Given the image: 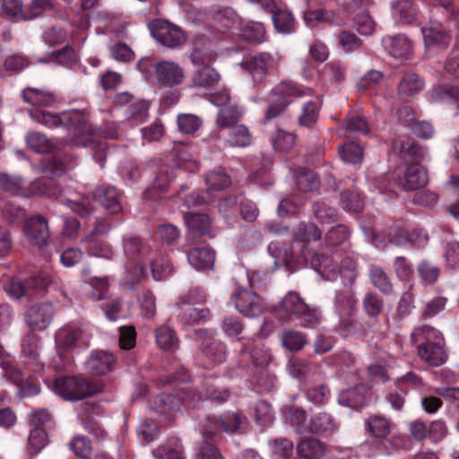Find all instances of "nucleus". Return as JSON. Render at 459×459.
Wrapping results in <instances>:
<instances>
[{
    "label": "nucleus",
    "instance_id": "nucleus-1",
    "mask_svg": "<svg viewBox=\"0 0 459 459\" xmlns=\"http://www.w3.org/2000/svg\"><path fill=\"white\" fill-rule=\"evenodd\" d=\"M411 342L417 345L420 358L429 366L438 367L446 362L445 341L434 327L423 325L415 328L411 334Z\"/></svg>",
    "mask_w": 459,
    "mask_h": 459
},
{
    "label": "nucleus",
    "instance_id": "nucleus-2",
    "mask_svg": "<svg viewBox=\"0 0 459 459\" xmlns=\"http://www.w3.org/2000/svg\"><path fill=\"white\" fill-rule=\"evenodd\" d=\"M137 68L147 82H156L163 87L173 88L185 80L183 68L174 61L146 56L138 61Z\"/></svg>",
    "mask_w": 459,
    "mask_h": 459
},
{
    "label": "nucleus",
    "instance_id": "nucleus-3",
    "mask_svg": "<svg viewBox=\"0 0 459 459\" xmlns=\"http://www.w3.org/2000/svg\"><path fill=\"white\" fill-rule=\"evenodd\" d=\"M54 388L61 397L69 401L83 400L100 392L95 382L81 376L56 377Z\"/></svg>",
    "mask_w": 459,
    "mask_h": 459
},
{
    "label": "nucleus",
    "instance_id": "nucleus-4",
    "mask_svg": "<svg viewBox=\"0 0 459 459\" xmlns=\"http://www.w3.org/2000/svg\"><path fill=\"white\" fill-rule=\"evenodd\" d=\"M278 307L288 316L299 319L303 327L313 328L319 323L316 309L310 307L295 291H289Z\"/></svg>",
    "mask_w": 459,
    "mask_h": 459
},
{
    "label": "nucleus",
    "instance_id": "nucleus-5",
    "mask_svg": "<svg viewBox=\"0 0 459 459\" xmlns=\"http://www.w3.org/2000/svg\"><path fill=\"white\" fill-rule=\"evenodd\" d=\"M221 25L228 29L236 28L239 30V35L245 40L251 43H262L264 41L265 30L262 22L243 21L236 14L232 9H225L219 15Z\"/></svg>",
    "mask_w": 459,
    "mask_h": 459
},
{
    "label": "nucleus",
    "instance_id": "nucleus-6",
    "mask_svg": "<svg viewBox=\"0 0 459 459\" xmlns=\"http://www.w3.org/2000/svg\"><path fill=\"white\" fill-rule=\"evenodd\" d=\"M152 36L163 47L176 49L187 39L186 32L178 25L167 20L157 19L150 23Z\"/></svg>",
    "mask_w": 459,
    "mask_h": 459
},
{
    "label": "nucleus",
    "instance_id": "nucleus-7",
    "mask_svg": "<svg viewBox=\"0 0 459 459\" xmlns=\"http://www.w3.org/2000/svg\"><path fill=\"white\" fill-rule=\"evenodd\" d=\"M309 90H305L301 86L295 84L288 83L281 85V88L272 92V95L276 98L269 104L264 114V123L278 117L285 111L286 108L290 104L288 98L301 97L309 94Z\"/></svg>",
    "mask_w": 459,
    "mask_h": 459
},
{
    "label": "nucleus",
    "instance_id": "nucleus-8",
    "mask_svg": "<svg viewBox=\"0 0 459 459\" xmlns=\"http://www.w3.org/2000/svg\"><path fill=\"white\" fill-rule=\"evenodd\" d=\"M293 235V247L299 252V255H297L298 259L308 262L311 250L307 248V244L311 240L316 241L321 238V230L314 222H301L294 229Z\"/></svg>",
    "mask_w": 459,
    "mask_h": 459
},
{
    "label": "nucleus",
    "instance_id": "nucleus-9",
    "mask_svg": "<svg viewBox=\"0 0 459 459\" xmlns=\"http://www.w3.org/2000/svg\"><path fill=\"white\" fill-rule=\"evenodd\" d=\"M230 299L234 302L236 309L246 316H257L263 312L261 298L255 292L246 288L237 287Z\"/></svg>",
    "mask_w": 459,
    "mask_h": 459
},
{
    "label": "nucleus",
    "instance_id": "nucleus-10",
    "mask_svg": "<svg viewBox=\"0 0 459 459\" xmlns=\"http://www.w3.org/2000/svg\"><path fill=\"white\" fill-rule=\"evenodd\" d=\"M240 65L252 77L253 82L258 84L274 68L275 60L270 53L262 52L247 57Z\"/></svg>",
    "mask_w": 459,
    "mask_h": 459
},
{
    "label": "nucleus",
    "instance_id": "nucleus-11",
    "mask_svg": "<svg viewBox=\"0 0 459 459\" xmlns=\"http://www.w3.org/2000/svg\"><path fill=\"white\" fill-rule=\"evenodd\" d=\"M23 231L30 242L39 247L46 246L50 238L48 221L42 215H35L27 219Z\"/></svg>",
    "mask_w": 459,
    "mask_h": 459
},
{
    "label": "nucleus",
    "instance_id": "nucleus-12",
    "mask_svg": "<svg viewBox=\"0 0 459 459\" xmlns=\"http://www.w3.org/2000/svg\"><path fill=\"white\" fill-rule=\"evenodd\" d=\"M54 315L55 309L51 303H39L27 311L26 324L33 330L42 331L50 325Z\"/></svg>",
    "mask_w": 459,
    "mask_h": 459
},
{
    "label": "nucleus",
    "instance_id": "nucleus-13",
    "mask_svg": "<svg viewBox=\"0 0 459 459\" xmlns=\"http://www.w3.org/2000/svg\"><path fill=\"white\" fill-rule=\"evenodd\" d=\"M428 181L427 170L418 163L408 165L403 177L396 178L397 185L405 191L424 187Z\"/></svg>",
    "mask_w": 459,
    "mask_h": 459
},
{
    "label": "nucleus",
    "instance_id": "nucleus-14",
    "mask_svg": "<svg viewBox=\"0 0 459 459\" xmlns=\"http://www.w3.org/2000/svg\"><path fill=\"white\" fill-rule=\"evenodd\" d=\"M393 149L409 165L412 163L420 164L427 154V150L424 146L411 140H395L393 143Z\"/></svg>",
    "mask_w": 459,
    "mask_h": 459
},
{
    "label": "nucleus",
    "instance_id": "nucleus-15",
    "mask_svg": "<svg viewBox=\"0 0 459 459\" xmlns=\"http://www.w3.org/2000/svg\"><path fill=\"white\" fill-rule=\"evenodd\" d=\"M184 220L189 229V238L201 237L209 239L214 238L210 229L211 221L206 214L189 212L185 213Z\"/></svg>",
    "mask_w": 459,
    "mask_h": 459
},
{
    "label": "nucleus",
    "instance_id": "nucleus-16",
    "mask_svg": "<svg viewBox=\"0 0 459 459\" xmlns=\"http://www.w3.org/2000/svg\"><path fill=\"white\" fill-rule=\"evenodd\" d=\"M338 429V424L332 414L321 411L311 417L307 430L309 433L324 437H329Z\"/></svg>",
    "mask_w": 459,
    "mask_h": 459
},
{
    "label": "nucleus",
    "instance_id": "nucleus-17",
    "mask_svg": "<svg viewBox=\"0 0 459 459\" xmlns=\"http://www.w3.org/2000/svg\"><path fill=\"white\" fill-rule=\"evenodd\" d=\"M268 251L274 259V266L276 268L285 265L289 270H291L294 262L300 264L307 263V261L298 259L297 255H299V252L293 247L292 244L290 248L287 249L279 242L271 243L268 247Z\"/></svg>",
    "mask_w": 459,
    "mask_h": 459
},
{
    "label": "nucleus",
    "instance_id": "nucleus-18",
    "mask_svg": "<svg viewBox=\"0 0 459 459\" xmlns=\"http://www.w3.org/2000/svg\"><path fill=\"white\" fill-rule=\"evenodd\" d=\"M268 251L274 259V266L276 268L285 265L289 270H291L294 262L300 264L307 263V261L298 259L297 255H299V252L293 247L292 244L290 248L287 249L279 242L271 243L268 247Z\"/></svg>",
    "mask_w": 459,
    "mask_h": 459
},
{
    "label": "nucleus",
    "instance_id": "nucleus-19",
    "mask_svg": "<svg viewBox=\"0 0 459 459\" xmlns=\"http://www.w3.org/2000/svg\"><path fill=\"white\" fill-rule=\"evenodd\" d=\"M113 354L104 351H96L91 353L85 362L87 370L96 376H101L109 373L115 365Z\"/></svg>",
    "mask_w": 459,
    "mask_h": 459
},
{
    "label": "nucleus",
    "instance_id": "nucleus-20",
    "mask_svg": "<svg viewBox=\"0 0 459 459\" xmlns=\"http://www.w3.org/2000/svg\"><path fill=\"white\" fill-rule=\"evenodd\" d=\"M94 198L110 213L116 214L122 211L119 193L113 186H98L94 191Z\"/></svg>",
    "mask_w": 459,
    "mask_h": 459
},
{
    "label": "nucleus",
    "instance_id": "nucleus-21",
    "mask_svg": "<svg viewBox=\"0 0 459 459\" xmlns=\"http://www.w3.org/2000/svg\"><path fill=\"white\" fill-rule=\"evenodd\" d=\"M421 32L426 47L446 48L451 36L441 24H432L421 28Z\"/></svg>",
    "mask_w": 459,
    "mask_h": 459
},
{
    "label": "nucleus",
    "instance_id": "nucleus-22",
    "mask_svg": "<svg viewBox=\"0 0 459 459\" xmlns=\"http://www.w3.org/2000/svg\"><path fill=\"white\" fill-rule=\"evenodd\" d=\"M308 261L311 266L327 280H333L341 273L338 263L329 256L310 252Z\"/></svg>",
    "mask_w": 459,
    "mask_h": 459
},
{
    "label": "nucleus",
    "instance_id": "nucleus-23",
    "mask_svg": "<svg viewBox=\"0 0 459 459\" xmlns=\"http://www.w3.org/2000/svg\"><path fill=\"white\" fill-rule=\"evenodd\" d=\"M188 263L197 270L211 269L215 259V253L210 247H194L186 253Z\"/></svg>",
    "mask_w": 459,
    "mask_h": 459
},
{
    "label": "nucleus",
    "instance_id": "nucleus-24",
    "mask_svg": "<svg viewBox=\"0 0 459 459\" xmlns=\"http://www.w3.org/2000/svg\"><path fill=\"white\" fill-rule=\"evenodd\" d=\"M22 100L35 107H51L56 102L53 92L38 88L27 87L22 91Z\"/></svg>",
    "mask_w": 459,
    "mask_h": 459
},
{
    "label": "nucleus",
    "instance_id": "nucleus-25",
    "mask_svg": "<svg viewBox=\"0 0 459 459\" xmlns=\"http://www.w3.org/2000/svg\"><path fill=\"white\" fill-rule=\"evenodd\" d=\"M151 408L166 419L171 420L174 413L179 410L178 399L176 395L160 394L152 400Z\"/></svg>",
    "mask_w": 459,
    "mask_h": 459
},
{
    "label": "nucleus",
    "instance_id": "nucleus-26",
    "mask_svg": "<svg viewBox=\"0 0 459 459\" xmlns=\"http://www.w3.org/2000/svg\"><path fill=\"white\" fill-rule=\"evenodd\" d=\"M383 44L389 54L395 58L407 57L411 55V41L403 35L385 37Z\"/></svg>",
    "mask_w": 459,
    "mask_h": 459
},
{
    "label": "nucleus",
    "instance_id": "nucleus-27",
    "mask_svg": "<svg viewBox=\"0 0 459 459\" xmlns=\"http://www.w3.org/2000/svg\"><path fill=\"white\" fill-rule=\"evenodd\" d=\"M297 453L303 459H319L325 453V445L316 437H306L298 444Z\"/></svg>",
    "mask_w": 459,
    "mask_h": 459
},
{
    "label": "nucleus",
    "instance_id": "nucleus-28",
    "mask_svg": "<svg viewBox=\"0 0 459 459\" xmlns=\"http://www.w3.org/2000/svg\"><path fill=\"white\" fill-rule=\"evenodd\" d=\"M334 308L341 316H353L357 310V300L353 291L346 290L336 292Z\"/></svg>",
    "mask_w": 459,
    "mask_h": 459
},
{
    "label": "nucleus",
    "instance_id": "nucleus-29",
    "mask_svg": "<svg viewBox=\"0 0 459 459\" xmlns=\"http://www.w3.org/2000/svg\"><path fill=\"white\" fill-rule=\"evenodd\" d=\"M367 402V391L362 385L342 391L338 397V403L340 404L353 409L363 407Z\"/></svg>",
    "mask_w": 459,
    "mask_h": 459
},
{
    "label": "nucleus",
    "instance_id": "nucleus-30",
    "mask_svg": "<svg viewBox=\"0 0 459 459\" xmlns=\"http://www.w3.org/2000/svg\"><path fill=\"white\" fill-rule=\"evenodd\" d=\"M281 345L289 351H301L307 343L305 333L294 329H283L281 334Z\"/></svg>",
    "mask_w": 459,
    "mask_h": 459
},
{
    "label": "nucleus",
    "instance_id": "nucleus-31",
    "mask_svg": "<svg viewBox=\"0 0 459 459\" xmlns=\"http://www.w3.org/2000/svg\"><path fill=\"white\" fill-rule=\"evenodd\" d=\"M311 212L321 224L333 223L338 221L339 212L337 209L325 200L313 202Z\"/></svg>",
    "mask_w": 459,
    "mask_h": 459
},
{
    "label": "nucleus",
    "instance_id": "nucleus-32",
    "mask_svg": "<svg viewBox=\"0 0 459 459\" xmlns=\"http://www.w3.org/2000/svg\"><path fill=\"white\" fill-rule=\"evenodd\" d=\"M29 192L34 195L56 198L61 190L53 179L40 178L30 183Z\"/></svg>",
    "mask_w": 459,
    "mask_h": 459
},
{
    "label": "nucleus",
    "instance_id": "nucleus-33",
    "mask_svg": "<svg viewBox=\"0 0 459 459\" xmlns=\"http://www.w3.org/2000/svg\"><path fill=\"white\" fill-rule=\"evenodd\" d=\"M155 177L153 180V190L163 191L169 187L175 178V168L166 162L153 164Z\"/></svg>",
    "mask_w": 459,
    "mask_h": 459
},
{
    "label": "nucleus",
    "instance_id": "nucleus-34",
    "mask_svg": "<svg viewBox=\"0 0 459 459\" xmlns=\"http://www.w3.org/2000/svg\"><path fill=\"white\" fill-rule=\"evenodd\" d=\"M204 398L218 403H224L230 397V393L218 385L216 377H207L202 385Z\"/></svg>",
    "mask_w": 459,
    "mask_h": 459
},
{
    "label": "nucleus",
    "instance_id": "nucleus-35",
    "mask_svg": "<svg viewBox=\"0 0 459 459\" xmlns=\"http://www.w3.org/2000/svg\"><path fill=\"white\" fill-rule=\"evenodd\" d=\"M369 278L373 286L384 295H389L393 292L394 287L392 281L380 266H370Z\"/></svg>",
    "mask_w": 459,
    "mask_h": 459
},
{
    "label": "nucleus",
    "instance_id": "nucleus-36",
    "mask_svg": "<svg viewBox=\"0 0 459 459\" xmlns=\"http://www.w3.org/2000/svg\"><path fill=\"white\" fill-rule=\"evenodd\" d=\"M417 272L420 281L427 285L435 284L441 273L440 267L429 259L421 260L417 265Z\"/></svg>",
    "mask_w": 459,
    "mask_h": 459
},
{
    "label": "nucleus",
    "instance_id": "nucleus-37",
    "mask_svg": "<svg viewBox=\"0 0 459 459\" xmlns=\"http://www.w3.org/2000/svg\"><path fill=\"white\" fill-rule=\"evenodd\" d=\"M366 430L374 437L384 438L390 433V420L380 415L370 416L365 423Z\"/></svg>",
    "mask_w": 459,
    "mask_h": 459
},
{
    "label": "nucleus",
    "instance_id": "nucleus-38",
    "mask_svg": "<svg viewBox=\"0 0 459 459\" xmlns=\"http://www.w3.org/2000/svg\"><path fill=\"white\" fill-rule=\"evenodd\" d=\"M157 345L163 351H171L178 347V339L175 332L169 326L162 325L156 329Z\"/></svg>",
    "mask_w": 459,
    "mask_h": 459
},
{
    "label": "nucleus",
    "instance_id": "nucleus-39",
    "mask_svg": "<svg viewBox=\"0 0 459 459\" xmlns=\"http://www.w3.org/2000/svg\"><path fill=\"white\" fill-rule=\"evenodd\" d=\"M251 340H247L240 350L241 353L248 354L253 364L256 367H265L271 361V354L268 351L264 350L258 344H255L252 348H249Z\"/></svg>",
    "mask_w": 459,
    "mask_h": 459
},
{
    "label": "nucleus",
    "instance_id": "nucleus-40",
    "mask_svg": "<svg viewBox=\"0 0 459 459\" xmlns=\"http://www.w3.org/2000/svg\"><path fill=\"white\" fill-rule=\"evenodd\" d=\"M203 352L211 360L221 363L226 359V345L219 340L209 339L203 343Z\"/></svg>",
    "mask_w": 459,
    "mask_h": 459
},
{
    "label": "nucleus",
    "instance_id": "nucleus-41",
    "mask_svg": "<svg viewBox=\"0 0 459 459\" xmlns=\"http://www.w3.org/2000/svg\"><path fill=\"white\" fill-rule=\"evenodd\" d=\"M240 117L241 111L238 106L226 103L218 113L217 124L221 127H231L237 125Z\"/></svg>",
    "mask_w": 459,
    "mask_h": 459
},
{
    "label": "nucleus",
    "instance_id": "nucleus-42",
    "mask_svg": "<svg viewBox=\"0 0 459 459\" xmlns=\"http://www.w3.org/2000/svg\"><path fill=\"white\" fill-rule=\"evenodd\" d=\"M423 81L417 74H406L398 85V93L403 98L411 97L423 88Z\"/></svg>",
    "mask_w": 459,
    "mask_h": 459
},
{
    "label": "nucleus",
    "instance_id": "nucleus-43",
    "mask_svg": "<svg viewBox=\"0 0 459 459\" xmlns=\"http://www.w3.org/2000/svg\"><path fill=\"white\" fill-rule=\"evenodd\" d=\"M296 185L302 192H313L319 188L320 181L313 170L301 169L296 175Z\"/></svg>",
    "mask_w": 459,
    "mask_h": 459
},
{
    "label": "nucleus",
    "instance_id": "nucleus-44",
    "mask_svg": "<svg viewBox=\"0 0 459 459\" xmlns=\"http://www.w3.org/2000/svg\"><path fill=\"white\" fill-rule=\"evenodd\" d=\"M220 80L219 74L209 65H204L202 68L198 69L194 76L193 82L197 87H212L216 83H218Z\"/></svg>",
    "mask_w": 459,
    "mask_h": 459
},
{
    "label": "nucleus",
    "instance_id": "nucleus-45",
    "mask_svg": "<svg viewBox=\"0 0 459 459\" xmlns=\"http://www.w3.org/2000/svg\"><path fill=\"white\" fill-rule=\"evenodd\" d=\"M392 7L401 22L411 23L417 19L418 13L411 0H399L393 3Z\"/></svg>",
    "mask_w": 459,
    "mask_h": 459
},
{
    "label": "nucleus",
    "instance_id": "nucleus-46",
    "mask_svg": "<svg viewBox=\"0 0 459 459\" xmlns=\"http://www.w3.org/2000/svg\"><path fill=\"white\" fill-rule=\"evenodd\" d=\"M392 7L401 22L411 23L417 19L418 13L411 0H399L393 3Z\"/></svg>",
    "mask_w": 459,
    "mask_h": 459
},
{
    "label": "nucleus",
    "instance_id": "nucleus-47",
    "mask_svg": "<svg viewBox=\"0 0 459 459\" xmlns=\"http://www.w3.org/2000/svg\"><path fill=\"white\" fill-rule=\"evenodd\" d=\"M384 307L383 299L375 292H368L363 298V310L371 318H377L383 312Z\"/></svg>",
    "mask_w": 459,
    "mask_h": 459
},
{
    "label": "nucleus",
    "instance_id": "nucleus-48",
    "mask_svg": "<svg viewBox=\"0 0 459 459\" xmlns=\"http://www.w3.org/2000/svg\"><path fill=\"white\" fill-rule=\"evenodd\" d=\"M409 236L410 232H407L404 229L398 228L394 230L393 236L391 233H388L386 235V239H384L377 233H373V241L377 247L384 248L387 244L402 246L409 241Z\"/></svg>",
    "mask_w": 459,
    "mask_h": 459
},
{
    "label": "nucleus",
    "instance_id": "nucleus-49",
    "mask_svg": "<svg viewBox=\"0 0 459 459\" xmlns=\"http://www.w3.org/2000/svg\"><path fill=\"white\" fill-rule=\"evenodd\" d=\"M26 143L28 147L39 153L48 152L54 149L51 141L39 132H30L26 135Z\"/></svg>",
    "mask_w": 459,
    "mask_h": 459
},
{
    "label": "nucleus",
    "instance_id": "nucleus-50",
    "mask_svg": "<svg viewBox=\"0 0 459 459\" xmlns=\"http://www.w3.org/2000/svg\"><path fill=\"white\" fill-rule=\"evenodd\" d=\"M230 128L228 142L231 146L246 147L251 143V134L245 126L235 125Z\"/></svg>",
    "mask_w": 459,
    "mask_h": 459
},
{
    "label": "nucleus",
    "instance_id": "nucleus-51",
    "mask_svg": "<svg viewBox=\"0 0 459 459\" xmlns=\"http://www.w3.org/2000/svg\"><path fill=\"white\" fill-rule=\"evenodd\" d=\"M83 241L88 243L86 249L90 255L108 260L112 259L114 253L108 244L95 240L91 238V236H86Z\"/></svg>",
    "mask_w": 459,
    "mask_h": 459
},
{
    "label": "nucleus",
    "instance_id": "nucleus-52",
    "mask_svg": "<svg viewBox=\"0 0 459 459\" xmlns=\"http://www.w3.org/2000/svg\"><path fill=\"white\" fill-rule=\"evenodd\" d=\"M54 7L50 0H31L24 5L23 20L36 19Z\"/></svg>",
    "mask_w": 459,
    "mask_h": 459
},
{
    "label": "nucleus",
    "instance_id": "nucleus-53",
    "mask_svg": "<svg viewBox=\"0 0 459 459\" xmlns=\"http://www.w3.org/2000/svg\"><path fill=\"white\" fill-rule=\"evenodd\" d=\"M350 237L349 229L343 224H338L332 227L325 236L326 246L337 247L345 243Z\"/></svg>",
    "mask_w": 459,
    "mask_h": 459
},
{
    "label": "nucleus",
    "instance_id": "nucleus-54",
    "mask_svg": "<svg viewBox=\"0 0 459 459\" xmlns=\"http://www.w3.org/2000/svg\"><path fill=\"white\" fill-rule=\"evenodd\" d=\"M153 455L158 459H185L182 444L178 441L158 446Z\"/></svg>",
    "mask_w": 459,
    "mask_h": 459
},
{
    "label": "nucleus",
    "instance_id": "nucleus-55",
    "mask_svg": "<svg viewBox=\"0 0 459 459\" xmlns=\"http://www.w3.org/2000/svg\"><path fill=\"white\" fill-rule=\"evenodd\" d=\"M459 98V88L450 84L437 85L430 92L432 101H446Z\"/></svg>",
    "mask_w": 459,
    "mask_h": 459
},
{
    "label": "nucleus",
    "instance_id": "nucleus-56",
    "mask_svg": "<svg viewBox=\"0 0 459 459\" xmlns=\"http://www.w3.org/2000/svg\"><path fill=\"white\" fill-rule=\"evenodd\" d=\"M29 114L35 122L47 127H58L62 126V114L57 116L42 109L30 110Z\"/></svg>",
    "mask_w": 459,
    "mask_h": 459
},
{
    "label": "nucleus",
    "instance_id": "nucleus-57",
    "mask_svg": "<svg viewBox=\"0 0 459 459\" xmlns=\"http://www.w3.org/2000/svg\"><path fill=\"white\" fill-rule=\"evenodd\" d=\"M305 396L314 405L322 406L329 399L330 390L325 385H314L306 390Z\"/></svg>",
    "mask_w": 459,
    "mask_h": 459
},
{
    "label": "nucleus",
    "instance_id": "nucleus-58",
    "mask_svg": "<svg viewBox=\"0 0 459 459\" xmlns=\"http://www.w3.org/2000/svg\"><path fill=\"white\" fill-rule=\"evenodd\" d=\"M205 181L208 190L220 191L223 190L230 185L229 176L221 170H212L207 173Z\"/></svg>",
    "mask_w": 459,
    "mask_h": 459
},
{
    "label": "nucleus",
    "instance_id": "nucleus-59",
    "mask_svg": "<svg viewBox=\"0 0 459 459\" xmlns=\"http://www.w3.org/2000/svg\"><path fill=\"white\" fill-rule=\"evenodd\" d=\"M70 449L74 454L82 459H90L91 456L92 447L91 441L83 436L74 437L70 444Z\"/></svg>",
    "mask_w": 459,
    "mask_h": 459
},
{
    "label": "nucleus",
    "instance_id": "nucleus-60",
    "mask_svg": "<svg viewBox=\"0 0 459 459\" xmlns=\"http://www.w3.org/2000/svg\"><path fill=\"white\" fill-rule=\"evenodd\" d=\"M340 196L341 204L344 210L358 212L364 207L363 199L358 192L343 191Z\"/></svg>",
    "mask_w": 459,
    "mask_h": 459
},
{
    "label": "nucleus",
    "instance_id": "nucleus-61",
    "mask_svg": "<svg viewBox=\"0 0 459 459\" xmlns=\"http://www.w3.org/2000/svg\"><path fill=\"white\" fill-rule=\"evenodd\" d=\"M275 29L282 33H290L294 27V18L287 10H279L273 15Z\"/></svg>",
    "mask_w": 459,
    "mask_h": 459
},
{
    "label": "nucleus",
    "instance_id": "nucleus-62",
    "mask_svg": "<svg viewBox=\"0 0 459 459\" xmlns=\"http://www.w3.org/2000/svg\"><path fill=\"white\" fill-rule=\"evenodd\" d=\"M29 451L31 455H37L48 444V435L42 428H34L29 436Z\"/></svg>",
    "mask_w": 459,
    "mask_h": 459
},
{
    "label": "nucleus",
    "instance_id": "nucleus-63",
    "mask_svg": "<svg viewBox=\"0 0 459 459\" xmlns=\"http://www.w3.org/2000/svg\"><path fill=\"white\" fill-rule=\"evenodd\" d=\"M342 159L345 162L357 164L362 160V148L354 142L345 143L340 150Z\"/></svg>",
    "mask_w": 459,
    "mask_h": 459
},
{
    "label": "nucleus",
    "instance_id": "nucleus-64",
    "mask_svg": "<svg viewBox=\"0 0 459 459\" xmlns=\"http://www.w3.org/2000/svg\"><path fill=\"white\" fill-rule=\"evenodd\" d=\"M246 418L240 413H226L220 418L221 429L226 433L237 432Z\"/></svg>",
    "mask_w": 459,
    "mask_h": 459
}]
</instances>
